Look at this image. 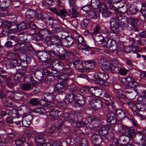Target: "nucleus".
Listing matches in <instances>:
<instances>
[{
    "mask_svg": "<svg viewBox=\"0 0 146 146\" xmlns=\"http://www.w3.org/2000/svg\"><path fill=\"white\" fill-rule=\"evenodd\" d=\"M75 94L74 93H70L68 94V97L67 98V100L69 103H71L74 101L75 102Z\"/></svg>",
    "mask_w": 146,
    "mask_h": 146,
    "instance_id": "5fc2aeb1",
    "label": "nucleus"
},
{
    "mask_svg": "<svg viewBox=\"0 0 146 146\" xmlns=\"http://www.w3.org/2000/svg\"><path fill=\"white\" fill-rule=\"evenodd\" d=\"M109 128L108 126L102 125L98 130V133L100 135L105 136L108 133Z\"/></svg>",
    "mask_w": 146,
    "mask_h": 146,
    "instance_id": "bb28decb",
    "label": "nucleus"
},
{
    "mask_svg": "<svg viewBox=\"0 0 146 146\" xmlns=\"http://www.w3.org/2000/svg\"><path fill=\"white\" fill-rule=\"evenodd\" d=\"M32 85L29 83H26L23 84L21 87V89L24 91H29L32 88Z\"/></svg>",
    "mask_w": 146,
    "mask_h": 146,
    "instance_id": "ea45409f",
    "label": "nucleus"
},
{
    "mask_svg": "<svg viewBox=\"0 0 146 146\" xmlns=\"http://www.w3.org/2000/svg\"><path fill=\"white\" fill-rule=\"evenodd\" d=\"M81 9L83 11L86 12H88V13L93 9L92 8L91 6L89 5H85L82 7Z\"/></svg>",
    "mask_w": 146,
    "mask_h": 146,
    "instance_id": "e2e57ef3",
    "label": "nucleus"
},
{
    "mask_svg": "<svg viewBox=\"0 0 146 146\" xmlns=\"http://www.w3.org/2000/svg\"><path fill=\"white\" fill-rule=\"evenodd\" d=\"M138 102L146 106V98L143 96H140L138 99Z\"/></svg>",
    "mask_w": 146,
    "mask_h": 146,
    "instance_id": "774afa93",
    "label": "nucleus"
},
{
    "mask_svg": "<svg viewBox=\"0 0 146 146\" xmlns=\"http://www.w3.org/2000/svg\"><path fill=\"white\" fill-rule=\"evenodd\" d=\"M108 41L106 43V47L109 48L111 50H114L116 48V44L114 40L110 39H107Z\"/></svg>",
    "mask_w": 146,
    "mask_h": 146,
    "instance_id": "393cba45",
    "label": "nucleus"
},
{
    "mask_svg": "<svg viewBox=\"0 0 146 146\" xmlns=\"http://www.w3.org/2000/svg\"><path fill=\"white\" fill-rule=\"evenodd\" d=\"M31 44L29 43H26L22 41V46L21 47V51L25 52L28 51L29 48Z\"/></svg>",
    "mask_w": 146,
    "mask_h": 146,
    "instance_id": "4c0bfd02",
    "label": "nucleus"
},
{
    "mask_svg": "<svg viewBox=\"0 0 146 146\" xmlns=\"http://www.w3.org/2000/svg\"><path fill=\"white\" fill-rule=\"evenodd\" d=\"M25 140L26 138L24 137H19L15 140V144L17 146H21L25 142Z\"/></svg>",
    "mask_w": 146,
    "mask_h": 146,
    "instance_id": "79ce46f5",
    "label": "nucleus"
},
{
    "mask_svg": "<svg viewBox=\"0 0 146 146\" xmlns=\"http://www.w3.org/2000/svg\"><path fill=\"white\" fill-rule=\"evenodd\" d=\"M23 62H21V59H14L9 62L8 64L9 68H13L16 66H19L20 65L23 66Z\"/></svg>",
    "mask_w": 146,
    "mask_h": 146,
    "instance_id": "5701e85b",
    "label": "nucleus"
},
{
    "mask_svg": "<svg viewBox=\"0 0 146 146\" xmlns=\"http://www.w3.org/2000/svg\"><path fill=\"white\" fill-rule=\"evenodd\" d=\"M118 70L119 74L123 76H125L128 72V70L125 69V68H121Z\"/></svg>",
    "mask_w": 146,
    "mask_h": 146,
    "instance_id": "603ef678",
    "label": "nucleus"
},
{
    "mask_svg": "<svg viewBox=\"0 0 146 146\" xmlns=\"http://www.w3.org/2000/svg\"><path fill=\"white\" fill-rule=\"evenodd\" d=\"M25 33L24 32H20L18 33L19 37H20L21 40L25 42L26 39V38L27 36V34L25 35Z\"/></svg>",
    "mask_w": 146,
    "mask_h": 146,
    "instance_id": "052dcab7",
    "label": "nucleus"
},
{
    "mask_svg": "<svg viewBox=\"0 0 146 146\" xmlns=\"http://www.w3.org/2000/svg\"><path fill=\"white\" fill-rule=\"evenodd\" d=\"M103 62L101 63V68L104 71L105 70H109L111 71L115 70V67L113 64L110 63L108 60H103Z\"/></svg>",
    "mask_w": 146,
    "mask_h": 146,
    "instance_id": "9b49d317",
    "label": "nucleus"
},
{
    "mask_svg": "<svg viewBox=\"0 0 146 146\" xmlns=\"http://www.w3.org/2000/svg\"><path fill=\"white\" fill-rule=\"evenodd\" d=\"M76 116L75 114L73 113L69 114L68 113H64L62 115L63 118L58 121V125L57 130L58 129L61 132V131H62V126H63L64 123L67 122L71 123L75 122Z\"/></svg>",
    "mask_w": 146,
    "mask_h": 146,
    "instance_id": "7ed1b4c3",
    "label": "nucleus"
},
{
    "mask_svg": "<svg viewBox=\"0 0 146 146\" xmlns=\"http://www.w3.org/2000/svg\"><path fill=\"white\" fill-rule=\"evenodd\" d=\"M58 80L60 83L56 84L55 86L54 90L55 91L58 92L61 90H65V88L67 87L68 86L67 82L66 83L64 82H61L59 81V78Z\"/></svg>",
    "mask_w": 146,
    "mask_h": 146,
    "instance_id": "4be33fe9",
    "label": "nucleus"
},
{
    "mask_svg": "<svg viewBox=\"0 0 146 146\" xmlns=\"http://www.w3.org/2000/svg\"><path fill=\"white\" fill-rule=\"evenodd\" d=\"M61 115V112L60 111L57 109H53L50 111L48 117L51 120H55L57 119Z\"/></svg>",
    "mask_w": 146,
    "mask_h": 146,
    "instance_id": "ddd939ff",
    "label": "nucleus"
},
{
    "mask_svg": "<svg viewBox=\"0 0 146 146\" xmlns=\"http://www.w3.org/2000/svg\"><path fill=\"white\" fill-rule=\"evenodd\" d=\"M24 81L26 83H29L35 86L37 84L38 82L36 81L30 75H28L24 78Z\"/></svg>",
    "mask_w": 146,
    "mask_h": 146,
    "instance_id": "a878e982",
    "label": "nucleus"
},
{
    "mask_svg": "<svg viewBox=\"0 0 146 146\" xmlns=\"http://www.w3.org/2000/svg\"><path fill=\"white\" fill-rule=\"evenodd\" d=\"M85 99L86 102H88L92 108L94 110H98L102 106V102L100 100H95L90 96H86Z\"/></svg>",
    "mask_w": 146,
    "mask_h": 146,
    "instance_id": "39448f33",
    "label": "nucleus"
},
{
    "mask_svg": "<svg viewBox=\"0 0 146 146\" xmlns=\"http://www.w3.org/2000/svg\"><path fill=\"white\" fill-rule=\"evenodd\" d=\"M129 8V12L132 14L135 15L138 11L137 6L134 4L132 5Z\"/></svg>",
    "mask_w": 146,
    "mask_h": 146,
    "instance_id": "09e8293b",
    "label": "nucleus"
},
{
    "mask_svg": "<svg viewBox=\"0 0 146 146\" xmlns=\"http://www.w3.org/2000/svg\"><path fill=\"white\" fill-rule=\"evenodd\" d=\"M70 58L72 62H70L69 63V67L63 68L62 70V74L58 76L59 81L61 82H64L66 83L67 80L69 79V76L73 74V69H76V66L79 64L80 60L76 56L72 53H71Z\"/></svg>",
    "mask_w": 146,
    "mask_h": 146,
    "instance_id": "f257e3e1",
    "label": "nucleus"
},
{
    "mask_svg": "<svg viewBox=\"0 0 146 146\" xmlns=\"http://www.w3.org/2000/svg\"><path fill=\"white\" fill-rule=\"evenodd\" d=\"M137 88H130L132 89L133 90V91H129L126 90L124 92V93L125 94H129V96L132 99H133L136 96L138 92L137 89H136Z\"/></svg>",
    "mask_w": 146,
    "mask_h": 146,
    "instance_id": "cd10ccee",
    "label": "nucleus"
},
{
    "mask_svg": "<svg viewBox=\"0 0 146 146\" xmlns=\"http://www.w3.org/2000/svg\"><path fill=\"white\" fill-rule=\"evenodd\" d=\"M16 43L14 45V51L15 52H17L18 51L21 50V47L22 46V41L18 39L17 41L15 42Z\"/></svg>",
    "mask_w": 146,
    "mask_h": 146,
    "instance_id": "72a5a7b5",
    "label": "nucleus"
},
{
    "mask_svg": "<svg viewBox=\"0 0 146 146\" xmlns=\"http://www.w3.org/2000/svg\"><path fill=\"white\" fill-rule=\"evenodd\" d=\"M36 55L38 59L42 61H45L49 59L48 53L40 51L36 52Z\"/></svg>",
    "mask_w": 146,
    "mask_h": 146,
    "instance_id": "6ab92c4d",
    "label": "nucleus"
},
{
    "mask_svg": "<svg viewBox=\"0 0 146 146\" xmlns=\"http://www.w3.org/2000/svg\"><path fill=\"white\" fill-rule=\"evenodd\" d=\"M111 31L107 33V39L114 40L117 37V34L119 32L121 31L123 29L122 25L120 24L117 19L115 18H111L110 20Z\"/></svg>",
    "mask_w": 146,
    "mask_h": 146,
    "instance_id": "f03ea898",
    "label": "nucleus"
},
{
    "mask_svg": "<svg viewBox=\"0 0 146 146\" xmlns=\"http://www.w3.org/2000/svg\"><path fill=\"white\" fill-rule=\"evenodd\" d=\"M138 21V20L137 19L131 18L129 20L128 23L132 26L134 27Z\"/></svg>",
    "mask_w": 146,
    "mask_h": 146,
    "instance_id": "bf43d9fd",
    "label": "nucleus"
},
{
    "mask_svg": "<svg viewBox=\"0 0 146 146\" xmlns=\"http://www.w3.org/2000/svg\"><path fill=\"white\" fill-rule=\"evenodd\" d=\"M99 12L97 11L93 10V9L88 13V17L90 19H96L99 16Z\"/></svg>",
    "mask_w": 146,
    "mask_h": 146,
    "instance_id": "473e14b6",
    "label": "nucleus"
},
{
    "mask_svg": "<svg viewBox=\"0 0 146 146\" xmlns=\"http://www.w3.org/2000/svg\"><path fill=\"white\" fill-rule=\"evenodd\" d=\"M46 23L48 25H52L53 27H54L55 26V24L57 26L59 25V24L57 23H55L54 22L53 19L51 17H49L46 19Z\"/></svg>",
    "mask_w": 146,
    "mask_h": 146,
    "instance_id": "a18cd8bd",
    "label": "nucleus"
},
{
    "mask_svg": "<svg viewBox=\"0 0 146 146\" xmlns=\"http://www.w3.org/2000/svg\"><path fill=\"white\" fill-rule=\"evenodd\" d=\"M47 52L48 55L54 57H57L58 54V52H56L54 50H48Z\"/></svg>",
    "mask_w": 146,
    "mask_h": 146,
    "instance_id": "13d9d810",
    "label": "nucleus"
},
{
    "mask_svg": "<svg viewBox=\"0 0 146 146\" xmlns=\"http://www.w3.org/2000/svg\"><path fill=\"white\" fill-rule=\"evenodd\" d=\"M34 76L36 78L39 80H42L44 78L43 74L39 70L36 71L34 74Z\"/></svg>",
    "mask_w": 146,
    "mask_h": 146,
    "instance_id": "37998d69",
    "label": "nucleus"
},
{
    "mask_svg": "<svg viewBox=\"0 0 146 146\" xmlns=\"http://www.w3.org/2000/svg\"><path fill=\"white\" fill-rule=\"evenodd\" d=\"M110 112L105 114V118L106 119L107 124L109 125H114L117 123V118L115 113L112 111H110Z\"/></svg>",
    "mask_w": 146,
    "mask_h": 146,
    "instance_id": "6e6552de",
    "label": "nucleus"
},
{
    "mask_svg": "<svg viewBox=\"0 0 146 146\" xmlns=\"http://www.w3.org/2000/svg\"><path fill=\"white\" fill-rule=\"evenodd\" d=\"M43 65L46 68L53 67V60H48L45 61Z\"/></svg>",
    "mask_w": 146,
    "mask_h": 146,
    "instance_id": "6e6d98bb",
    "label": "nucleus"
},
{
    "mask_svg": "<svg viewBox=\"0 0 146 146\" xmlns=\"http://www.w3.org/2000/svg\"><path fill=\"white\" fill-rule=\"evenodd\" d=\"M50 36H48L45 37L44 42L48 46H49L52 45V41H51V37H50Z\"/></svg>",
    "mask_w": 146,
    "mask_h": 146,
    "instance_id": "69168bd1",
    "label": "nucleus"
},
{
    "mask_svg": "<svg viewBox=\"0 0 146 146\" xmlns=\"http://www.w3.org/2000/svg\"><path fill=\"white\" fill-rule=\"evenodd\" d=\"M104 103L107 106L108 110L112 111L115 109L114 102L113 100L112 97L108 92L104 93Z\"/></svg>",
    "mask_w": 146,
    "mask_h": 146,
    "instance_id": "0eeeda50",
    "label": "nucleus"
},
{
    "mask_svg": "<svg viewBox=\"0 0 146 146\" xmlns=\"http://www.w3.org/2000/svg\"><path fill=\"white\" fill-rule=\"evenodd\" d=\"M64 66V63L58 60H53V67L58 71L62 70Z\"/></svg>",
    "mask_w": 146,
    "mask_h": 146,
    "instance_id": "a211bd4d",
    "label": "nucleus"
},
{
    "mask_svg": "<svg viewBox=\"0 0 146 146\" xmlns=\"http://www.w3.org/2000/svg\"><path fill=\"white\" fill-rule=\"evenodd\" d=\"M85 66L84 67L87 70L94 69L95 67V62L94 60H89L84 61Z\"/></svg>",
    "mask_w": 146,
    "mask_h": 146,
    "instance_id": "aec40b11",
    "label": "nucleus"
},
{
    "mask_svg": "<svg viewBox=\"0 0 146 146\" xmlns=\"http://www.w3.org/2000/svg\"><path fill=\"white\" fill-rule=\"evenodd\" d=\"M40 102L38 100V99L37 98H32L31 99L30 101V104L32 105L33 106H36L38 104H40L41 105L43 106L44 105V104H42L41 101H40Z\"/></svg>",
    "mask_w": 146,
    "mask_h": 146,
    "instance_id": "c03bdc74",
    "label": "nucleus"
},
{
    "mask_svg": "<svg viewBox=\"0 0 146 146\" xmlns=\"http://www.w3.org/2000/svg\"><path fill=\"white\" fill-rule=\"evenodd\" d=\"M89 23V19H84L81 23V27L83 29H86Z\"/></svg>",
    "mask_w": 146,
    "mask_h": 146,
    "instance_id": "4d7b16f0",
    "label": "nucleus"
},
{
    "mask_svg": "<svg viewBox=\"0 0 146 146\" xmlns=\"http://www.w3.org/2000/svg\"><path fill=\"white\" fill-rule=\"evenodd\" d=\"M36 14V12L31 9H29L26 12L25 16L26 18L29 19H34V15Z\"/></svg>",
    "mask_w": 146,
    "mask_h": 146,
    "instance_id": "c756f323",
    "label": "nucleus"
},
{
    "mask_svg": "<svg viewBox=\"0 0 146 146\" xmlns=\"http://www.w3.org/2000/svg\"><path fill=\"white\" fill-rule=\"evenodd\" d=\"M113 91L115 94L116 97L119 99H125L126 98L125 95L124 94L123 91L121 89L113 88Z\"/></svg>",
    "mask_w": 146,
    "mask_h": 146,
    "instance_id": "412c9836",
    "label": "nucleus"
},
{
    "mask_svg": "<svg viewBox=\"0 0 146 146\" xmlns=\"http://www.w3.org/2000/svg\"><path fill=\"white\" fill-rule=\"evenodd\" d=\"M9 30L10 31L13 33H19L18 25L14 24H12Z\"/></svg>",
    "mask_w": 146,
    "mask_h": 146,
    "instance_id": "3c124183",
    "label": "nucleus"
},
{
    "mask_svg": "<svg viewBox=\"0 0 146 146\" xmlns=\"http://www.w3.org/2000/svg\"><path fill=\"white\" fill-rule=\"evenodd\" d=\"M92 140L94 143L98 145H100L102 141L101 136L96 134L93 135L92 137Z\"/></svg>",
    "mask_w": 146,
    "mask_h": 146,
    "instance_id": "b1692460",
    "label": "nucleus"
},
{
    "mask_svg": "<svg viewBox=\"0 0 146 146\" xmlns=\"http://www.w3.org/2000/svg\"><path fill=\"white\" fill-rule=\"evenodd\" d=\"M0 8L8 7L11 5V0H0Z\"/></svg>",
    "mask_w": 146,
    "mask_h": 146,
    "instance_id": "2f4dec72",
    "label": "nucleus"
},
{
    "mask_svg": "<svg viewBox=\"0 0 146 146\" xmlns=\"http://www.w3.org/2000/svg\"><path fill=\"white\" fill-rule=\"evenodd\" d=\"M115 110V113L120 119H123L125 118V115L124 112L122 110L119 109L116 110L115 108L113 110Z\"/></svg>",
    "mask_w": 146,
    "mask_h": 146,
    "instance_id": "c9c22d12",
    "label": "nucleus"
},
{
    "mask_svg": "<svg viewBox=\"0 0 146 146\" xmlns=\"http://www.w3.org/2000/svg\"><path fill=\"white\" fill-rule=\"evenodd\" d=\"M26 72V70L23 69H20L17 70V73L15 76V77L17 78L18 77V75H19L21 77Z\"/></svg>",
    "mask_w": 146,
    "mask_h": 146,
    "instance_id": "680f3d73",
    "label": "nucleus"
},
{
    "mask_svg": "<svg viewBox=\"0 0 146 146\" xmlns=\"http://www.w3.org/2000/svg\"><path fill=\"white\" fill-rule=\"evenodd\" d=\"M72 8V12L71 13L68 14V15L72 18H76L79 16L80 14L74 8V6Z\"/></svg>",
    "mask_w": 146,
    "mask_h": 146,
    "instance_id": "58836bf2",
    "label": "nucleus"
},
{
    "mask_svg": "<svg viewBox=\"0 0 146 146\" xmlns=\"http://www.w3.org/2000/svg\"><path fill=\"white\" fill-rule=\"evenodd\" d=\"M95 44L98 47H105L106 46V43L104 40L100 42H96L95 43Z\"/></svg>",
    "mask_w": 146,
    "mask_h": 146,
    "instance_id": "338daca9",
    "label": "nucleus"
},
{
    "mask_svg": "<svg viewBox=\"0 0 146 146\" xmlns=\"http://www.w3.org/2000/svg\"><path fill=\"white\" fill-rule=\"evenodd\" d=\"M121 82L123 84L126 85L128 88H135L139 87V84L131 77H125L121 78Z\"/></svg>",
    "mask_w": 146,
    "mask_h": 146,
    "instance_id": "423d86ee",
    "label": "nucleus"
},
{
    "mask_svg": "<svg viewBox=\"0 0 146 146\" xmlns=\"http://www.w3.org/2000/svg\"><path fill=\"white\" fill-rule=\"evenodd\" d=\"M130 138L128 136L121 135L119 139V141L122 144H127L130 140Z\"/></svg>",
    "mask_w": 146,
    "mask_h": 146,
    "instance_id": "c85d7f7f",
    "label": "nucleus"
},
{
    "mask_svg": "<svg viewBox=\"0 0 146 146\" xmlns=\"http://www.w3.org/2000/svg\"><path fill=\"white\" fill-rule=\"evenodd\" d=\"M39 33L42 37L44 38L45 37L50 35V32L47 29H43L40 30Z\"/></svg>",
    "mask_w": 146,
    "mask_h": 146,
    "instance_id": "a19ab883",
    "label": "nucleus"
},
{
    "mask_svg": "<svg viewBox=\"0 0 146 146\" xmlns=\"http://www.w3.org/2000/svg\"><path fill=\"white\" fill-rule=\"evenodd\" d=\"M75 102L76 106L80 107H82L85 103L84 100H81L79 99H76L75 100Z\"/></svg>",
    "mask_w": 146,
    "mask_h": 146,
    "instance_id": "864d4df0",
    "label": "nucleus"
},
{
    "mask_svg": "<svg viewBox=\"0 0 146 146\" xmlns=\"http://www.w3.org/2000/svg\"><path fill=\"white\" fill-rule=\"evenodd\" d=\"M12 117L15 118V123L19 127L21 125V123L23 120V117L20 115H18V112L15 110H13L11 111Z\"/></svg>",
    "mask_w": 146,
    "mask_h": 146,
    "instance_id": "9d476101",
    "label": "nucleus"
},
{
    "mask_svg": "<svg viewBox=\"0 0 146 146\" xmlns=\"http://www.w3.org/2000/svg\"><path fill=\"white\" fill-rule=\"evenodd\" d=\"M146 137L145 135L143 134L142 132L141 131H137L132 140L134 142L140 141L142 143H144L145 142Z\"/></svg>",
    "mask_w": 146,
    "mask_h": 146,
    "instance_id": "4468645a",
    "label": "nucleus"
},
{
    "mask_svg": "<svg viewBox=\"0 0 146 146\" xmlns=\"http://www.w3.org/2000/svg\"><path fill=\"white\" fill-rule=\"evenodd\" d=\"M127 133L129 136L128 137L130 138V139L132 140L136 134L133 128L132 127H128V129H127Z\"/></svg>",
    "mask_w": 146,
    "mask_h": 146,
    "instance_id": "f704fd0d",
    "label": "nucleus"
},
{
    "mask_svg": "<svg viewBox=\"0 0 146 146\" xmlns=\"http://www.w3.org/2000/svg\"><path fill=\"white\" fill-rule=\"evenodd\" d=\"M33 118V116L31 114H28L25 116L23 117L22 121L23 125L25 127H29L31 123Z\"/></svg>",
    "mask_w": 146,
    "mask_h": 146,
    "instance_id": "f3484780",
    "label": "nucleus"
},
{
    "mask_svg": "<svg viewBox=\"0 0 146 146\" xmlns=\"http://www.w3.org/2000/svg\"><path fill=\"white\" fill-rule=\"evenodd\" d=\"M109 78L108 74L104 72H98L97 74L96 81L97 84L100 82L103 84V82L107 80Z\"/></svg>",
    "mask_w": 146,
    "mask_h": 146,
    "instance_id": "dca6fc26",
    "label": "nucleus"
},
{
    "mask_svg": "<svg viewBox=\"0 0 146 146\" xmlns=\"http://www.w3.org/2000/svg\"><path fill=\"white\" fill-rule=\"evenodd\" d=\"M5 93L6 97L12 100H14V93L13 92L9 90H6L5 91Z\"/></svg>",
    "mask_w": 146,
    "mask_h": 146,
    "instance_id": "8fccbe9b",
    "label": "nucleus"
},
{
    "mask_svg": "<svg viewBox=\"0 0 146 146\" xmlns=\"http://www.w3.org/2000/svg\"><path fill=\"white\" fill-rule=\"evenodd\" d=\"M136 111H143L146 109V106L140 103L139 102L136 103Z\"/></svg>",
    "mask_w": 146,
    "mask_h": 146,
    "instance_id": "49530a36",
    "label": "nucleus"
},
{
    "mask_svg": "<svg viewBox=\"0 0 146 146\" xmlns=\"http://www.w3.org/2000/svg\"><path fill=\"white\" fill-rule=\"evenodd\" d=\"M99 6L100 12L102 13V17L104 18L108 17L111 14V13L108 11L107 9H113L114 10L116 9V8L112 4L108 2L106 5L104 4L100 5Z\"/></svg>",
    "mask_w": 146,
    "mask_h": 146,
    "instance_id": "20e7f679",
    "label": "nucleus"
},
{
    "mask_svg": "<svg viewBox=\"0 0 146 146\" xmlns=\"http://www.w3.org/2000/svg\"><path fill=\"white\" fill-rule=\"evenodd\" d=\"M74 37L71 36H68L62 40V45L65 47H69L74 44Z\"/></svg>",
    "mask_w": 146,
    "mask_h": 146,
    "instance_id": "f8f14e48",
    "label": "nucleus"
},
{
    "mask_svg": "<svg viewBox=\"0 0 146 146\" xmlns=\"http://www.w3.org/2000/svg\"><path fill=\"white\" fill-rule=\"evenodd\" d=\"M46 133H38L35 136V141L37 145L44 143L46 140Z\"/></svg>",
    "mask_w": 146,
    "mask_h": 146,
    "instance_id": "2eb2a0df",
    "label": "nucleus"
},
{
    "mask_svg": "<svg viewBox=\"0 0 146 146\" xmlns=\"http://www.w3.org/2000/svg\"><path fill=\"white\" fill-rule=\"evenodd\" d=\"M19 31V32L21 30H24L26 29L27 28V24L24 22H22L19 23L18 25Z\"/></svg>",
    "mask_w": 146,
    "mask_h": 146,
    "instance_id": "de8ad7c7",
    "label": "nucleus"
},
{
    "mask_svg": "<svg viewBox=\"0 0 146 146\" xmlns=\"http://www.w3.org/2000/svg\"><path fill=\"white\" fill-rule=\"evenodd\" d=\"M51 41H52V45L58 46L61 45V44H62V41L61 42L60 39L56 37H52Z\"/></svg>",
    "mask_w": 146,
    "mask_h": 146,
    "instance_id": "e433bc0d",
    "label": "nucleus"
},
{
    "mask_svg": "<svg viewBox=\"0 0 146 146\" xmlns=\"http://www.w3.org/2000/svg\"><path fill=\"white\" fill-rule=\"evenodd\" d=\"M91 4L92 8L93 9L99 8V6L104 3L100 2L98 0H91Z\"/></svg>",
    "mask_w": 146,
    "mask_h": 146,
    "instance_id": "7c9ffc66",
    "label": "nucleus"
},
{
    "mask_svg": "<svg viewBox=\"0 0 146 146\" xmlns=\"http://www.w3.org/2000/svg\"><path fill=\"white\" fill-rule=\"evenodd\" d=\"M35 111L41 114H44L46 113V111L45 109L43 108H38L36 109Z\"/></svg>",
    "mask_w": 146,
    "mask_h": 146,
    "instance_id": "0e129e2a",
    "label": "nucleus"
},
{
    "mask_svg": "<svg viewBox=\"0 0 146 146\" xmlns=\"http://www.w3.org/2000/svg\"><path fill=\"white\" fill-rule=\"evenodd\" d=\"M76 40L78 42V45H81L83 47L82 49L86 51H89L92 48L88 45L85 42L84 37L81 36H79L76 38Z\"/></svg>",
    "mask_w": 146,
    "mask_h": 146,
    "instance_id": "1a4fd4ad",
    "label": "nucleus"
}]
</instances>
